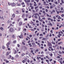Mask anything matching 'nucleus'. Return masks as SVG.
Here are the masks:
<instances>
[{
    "label": "nucleus",
    "instance_id": "nucleus-9",
    "mask_svg": "<svg viewBox=\"0 0 64 64\" xmlns=\"http://www.w3.org/2000/svg\"><path fill=\"white\" fill-rule=\"evenodd\" d=\"M62 18H60V16H58V19H62Z\"/></svg>",
    "mask_w": 64,
    "mask_h": 64
},
{
    "label": "nucleus",
    "instance_id": "nucleus-1",
    "mask_svg": "<svg viewBox=\"0 0 64 64\" xmlns=\"http://www.w3.org/2000/svg\"><path fill=\"white\" fill-rule=\"evenodd\" d=\"M10 44V42H8L6 44V46L7 48H9V45Z\"/></svg>",
    "mask_w": 64,
    "mask_h": 64
},
{
    "label": "nucleus",
    "instance_id": "nucleus-49",
    "mask_svg": "<svg viewBox=\"0 0 64 64\" xmlns=\"http://www.w3.org/2000/svg\"><path fill=\"white\" fill-rule=\"evenodd\" d=\"M46 12H48V10H47V9H46Z\"/></svg>",
    "mask_w": 64,
    "mask_h": 64
},
{
    "label": "nucleus",
    "instance_id": "nucleus-19",
    "mask_svg": "<svg viewBox=\"0 0 64 64\" xmlns=\"http://www.w3.org/2000/svg\"><path fill=\"white\" fill-rule=\"evenodd\" d=\"M28 45H30V47H32V46L31 45V44L30 43L28 44Z\"/></svg>",
    "mask_w": 64,
    "mask_h": 64
},
{
    "label": "nucleus",
    "instance_id": "nucleus-57",
    "mask_svg": "<svg viewBox=\"0 0 64 64\" xmlns=\"http://www.w3.org/2000/svg\"><path fill=\"white\" fill-rule=\"evenodd\" d=\"M55 12V10H52V12Z\"/></svg>",
    "mask_w": 64,
    "mask_h": 64
},
{
    "label": "nucleus",
    "instance_id": "nucleus-22",
    "mask_svg": "<svg viewBox=\"0 0 64 64\" xmlns=\"http://www.w3.org/2000/svg\"><path fill=\"white\" fill-rule=\"evenodd\" d=\"M0 30H3V28L2 27H1L0 28Z\"/></svg>",
    "mask_w": 64,
    "mask_h": 64
},
{
    "label": "nucleus",
    "instance_id": "nucleus-5",
    "mask_svg": "<svg viewBox=\"0 0 64 64\" xmlns=\"http://www.w3.org/2000/svg\"><path fill=\"white\" fill-rule=\"evenodd\" d=\"M22 24V22H20L19 24V26H21Z\"/></svg>",
    "mask_w": 64,
    "mask_h": 64
},
{
    "label": "nucleus",
    "instance_id": "nucleus-14",
    "mask_svg": "<svg viewBox=\"0 0 64 64\" xmlns=\"http://www.w3.org/2000/svg\"><path fill=\"white\" fill-rule=\"evenodd\" d=\"M10 22V23H11V22H12V21H10L9 20H8V23H9Z\"/></svg>",
    "mask_w": 64,
    "mask_h": 64
},
{
    "label": "nucleus",
    "instance_id": "nucleus-56",
    "mask_svg": "<svg viewBox=\"0 0 64 64\" xmlns=\"http://www.w3.org/2000/svg\"><path fill=\"white\" fill-rule=\"evenodd\" d=\"M60 64H62V61H60Z\"/></svg>",
    "mask_w": 64,
    "mask_h": 64
},
{
    "label": "nucleus",
    "instance_id": "nucleus-32",
    "mask_svg": "<svg viewBox=\"0 0 64 64\" xmlns=\"http://www.w3.org/2000/svg\"><path fill=\"white\" fill-rule=\"evenodd\" d=\"M6 63H9V61L7 60V61H6Z\"/></svg>",
    "mask_w": 64,
    "mask_h": 64
},
{
    "label": "nucleus",
    "instance_id": "nucleus-21",
    "mask_svg": "<svg viewBox=\"0 0 64 64\" xmlns=\"http://www.w3.org/2000/svg\"><path fill=\"white\" fill-rule=\"evenodd\" d=\"M14 43H16V40H14L13 42Z\"/></svg>",
    "mask_w": 64,
    "mask_h": 64
},
{
    "label": "nucleus",
    "instance_id": "nucleus-29",
    "mask_svg": "<svg viewBox=\"0 0 64 64\" xmlns=\"http://www.w3.org/2000/svg\"><path fill=\"white\" fill-rule=\"evenodd\" d=\"M22 12H24V9H22Z\"/></svg>",
    "mask_w": 64,
    "mask_h": 64
},
{
    "label": "nucleus",
    "instance_id": "nucleus-61",
    "mask_svg": "<svg viewBox=\"0 0 64 64\" xmlns=\"http://www.w3.org/2000/svg\"><path fill=\"white\" fill-rule=\"evenodd\" d=\"M22 62H23L24 63V62H25V60H23L22 61Z\"/></svg>",
    "mask_w": 64,
    "mask_h": 64
},
{
    "label": "nucleus",
    "instance_id": "nucleus-35",
    "mask_svg": "<svg viewBox=\"0 0 64 64\" xmlns=\"http://www.w3.org/2000/svg\"><path fill=\"white\" fill-rule=\"evenodd\" d=\"M59 53L60 54H61L62 53V52H61L60 51H59Z\"/></svg>",
    "mask_w": 64,
    "mask_h": 64
},
{
    "label": "nucleus",
    "instance_id": "nucleus-60",
    "mask_svg": "<svg viewBox=\"0 0 64 64\" xmlns=\"http://www.w3.org/2000/svg\"><path fill=\"white\" fill-rule=\"evenodd\" d=\"M27 38H28V39H30V38L29 37H28V36H27Z\"/></svg>",
    "mask_w": 64,
    "mask_h": 64
},
{
    "label": "nucleus",
    "instance_id": "nucleus-24",
    "mask_svg": "<svg viewBox=\"0 0 64 64\" xmlns=\"http://www.w3.org/2000/svg\"><path fill=\"white\" fill-rule=\"evenodd\" d=\"M24 14H23L22 16V18H24Z\"/></svg>",
    "mask_w": 64,
    "mask_h": 64
},
{
    "label": "nucleus",
    "instance_id": "nucleus-47",
    "mask_svg": "<svg viewBox=\"0 0 64 64\" xmlns=\"http://www.w3.org/2000/svg\"><path fill=\"white\" fill-rule=\"evenodd\" d=\"M42 19H43V20H45V18H42Z\"/></svg>",
    "mask_w": 64,
    "mask_h": 64
},
{
    "label": "nucleus",
    "instance_id": "nucleus-2",
    "mask_svg": "<svg viewBox=\"0 0 64 64\" xmlns=\"http://www.w3.org/2000/svg\"><path fill=\"white\" fill-rule=\"evenodd\" d=\"M10 5L12 6H15L16 5V4H15L14 3H12V4H10Z\"/></svg>",
    "mask_w": 64,
    "mask_h": 64
},
{
    "label": "nucleus",
    "instance_id": "nucleus-41",
    "mask_svg": "<svg viewBox=\"0 0 64 64\" xmlns=\"http://www.w3.org/2000/svg\"><path fill=\"white\" fill-rule=\"evenodd\" d=\"M16 57H18L19 56L17 54L16 55Z\"/></svg>",
    "mask_w": 64,
    "mask_h": 64
},
{
    "label": "nucleus",
    "instance_id": "nucleus-34",
    "mask_svg": "<svg viewBox=\"0 0 64 64\" xmlns=\"http://www.w3.org/2000/svg\"><path fill=\"white\" fill-rule=\"evenodd\" d=\"M53 18L54 19H56V17H55V16H53Z\"/></svg>",
    "mask_w": 64,
    "mask_h": 64
},
{
    "label": "nucleus",
    "instance_id": "nucleus-64",
    "mask_svg": "<svg viewBox=\"0 0 64 64\" xmlns=\"http://www.w3.org/2000/svg\"><path fill=\"white\" fill-rule=\"evenodd\" d=\"M57 14H59V11L57 12Z\"/></svg>",
    "mask_w": 64,
    "mask_h": 64
},
{
    "label": "nucleus",
    "instance_id": "nucleus-3",
    "mask_svg": "<svg viewBox=\"0 0 64 64\" xmlns=\"http://www.w3.org/2000/svg\"><path fill=\"white\" fill-rule=\"evenodd\" d=\"M10 32H13V28H10Z\"/></svg>",
    "mask_w": 64,
    "mask_h": 64
},
{
    "label": "nucleus",
    "instance_id": "nucleus-43",
    "mask_svg": "<svg viewBox=\"0 0 64 64\" xmlns=\"http://www.w3.org/2000/svg\"><path fill=\"white\" fill-rule=\"evenodd\" d=\"M38 14V13H36L34 14V15L36 16V15H37Z\"/></svg>",
    "mask_w": 64,
    "mask_h": 64
},
{
    "label": "nucleus",
    "instance_id": "nucleus-27",
    "mask_svg": "<svg viewBox=\"0 0 64 64\" xmlns=\"http://www.w3.org/2000/svg\"><path fill=\"white\" fill-rule=\"evenodd\" d=\"M62 58H61L60 59V58L59 59L60 60V61H62Z\"/></svg>",
    "mask_w": 64,
    "mask_h": 64
},
{
    "label": "nucleus",
    "instance_id": "nucleus-54",
    "mask_svg": "<svg viewBox=\"0 0 64 64\" xmlns=\"http://www.w3.org/2000/svg\"><path fill=\"white\" fill-rule=\"evenodd\" d=\"M40 48L41 49H43V48H44V47H43V46L41 47Z\"/></svg>",
    "mask_w": 64,
    "mask_h": 64
},
{
    "label": "nucleus",
    "instance_id": "nucleus-18",
    "mask_svg": "<svg viewBox=\"0 0 64 64\" xmlns=\"http://www.w3.org/2000/svg\"><path fill=\"white\" fill-rule=\"evenodd\" d=\"M52 8H53V6H50V8L52 9Z\"/></svg>",
    "mask_w": 64,
    "mask_h": 64
},
{
    "label": "nucleus",
    "instance_id": "nucleus-6",
    "mask_svg": "<svg viewBox=\"0 0 64 64\" xmlns=\"http://www.w3.org/2000/svg\"><path fill=\"white\" fill-rule=\"evenodd\" d=\"M19 37L20 38H23V36L22 34H21L20 36H19Z\"/></svg>",
    "mask_w": 64,
    "mask_h": 64
},
{
    "label": "nucleus",
    "instance_id": "nucleus-50",
    "mask_svg": "<svg viewBox=\"0 0 64 64\" xmlns=\"http://www.w3.org/2000/svg\"><path fill=\"white\" fill-rule=\"evenodd\" d=\"M46 58H48V59H49V58H48V56H46Z\"/></svg>",
    "mask_w": 64,
    "mask_h": 64
},
{
    "label": "nucleus",
    "instance_id": "nucleus-46",
    "mask_svg": "<svg viewBox=\"0 0 64 64\" xmlns=\"http://www.w3.org/2000/svg\"><path fill=\"white\" fill-rule=\"evenodd\" d=\"M28 54V52H26V54L27 55V54Z\"/></svg>",
    "mask_w": 64,
    "mask_h": 64
},
{
    "label": "nucleus",
    "instance_id": "nucleus-55",
    "mask_svg": "<svg viewBox=\"0 0 64 64\" xmlns=\"http://www.w3.org/2000/svg\"><path fill=\"white\" fill-rule=\"evenodd\" d=\"M50 56H52V54H50Z\"/></svg>",
    "mask_w": 64,
    "mask_h": 64
},
{
    "label": "nucleus",
    "instance_id": "nucleus-40",
    "mask_svg": "<svg viewBox=\"0 0 64 64\" xmlns=\"http://www.w3.org/2000/svg\"><path fill=\"white\" fill-rule=\"evenodd\" d=\"M6 55H9V53H8V52L6 54Z\"/></svg>",
    "mask_w": 64,
    "mask_h": 64
},
{
    "label": "nucleus",
    "instance_id": "nucleus-38",
    "mask_svg": "<svg viewBox=\"0 0 64 64\" xmlns=\"http://www.w3.org/2000/svg\"><path fill=\"white\" fill-rule=\"evenodd\" d=\"M22 44H23V45H25V44L24 42H22Z\"/></svg>",
    "mask_w": 64,
    "mask_h": 64
},
{
    "label": "nucleus",
    "instance_id": "nucleus-17",
    "mask_svg": "<svg viewBox=\"0 0 64 64\" xmlns=\"http://www.w3.org/2000/svg\"><path fill=\"white\" fill-rule=\"evenodd\" d=\"M37 44L38 45V46H39V47H40V43H38Z\"/></svg>",
    "mask_w": 64,
    "mask_h": 64
},
{
    "label": "nucleus",
    "instance_id": "nucleus-8",
    "mask_svg": "<svg viewBox=\"0 0 64 64\" xmlns=\"http://www.w3.org/2000/svg\"><path fill=\"white\" fill-rule=\"evenodd\" d=\"M48 25H50V26H52L53 25L51 24V23H50V24H48Z\"/></svg>",
    "mask_w": 64,
    "mask_h": 64
},
{
    "label": "nucleus",
    "instance_id": "nucleus-42",
    "mask_svg": "<svg viewBox=\"0 0 64 64\" xmlns=\"http://www.w3.org/2000/svg\"><path fill=\"white\" fill-rule=\"evenodd\" d=\"M29 36L30 37H32V35H30Z\"/></svg>",
    "mask_w": 64,
    "mask_h": 64
},
{
    "label": "nucleus",
    "instance_id": "nucleus-25",
    "mask_svg": "<svg viewBox=\"0 0 64 64\" xmlns=\"http://www.w3.org/2000/svg\"><path fill=\"white\" fill-rule=\"evenodd\" d=\"M27 62L28 63H29V62H30V60H27Z\"/></svg>",
    "mask_w": 64,
    "mask_h": 64
},
{
    "label": "nucleus",
    "instance_id": "nucleus-16",
    "mask_svg": "<svg viewBox=\"0 0 64 64\" xmlns=\"http://www.w3.org/2000/svg\"><path fill=\"white\" fill-rule=\"evenodd\" d=\"M34 2V6H37V4H36V2Z\"/></svg>",
    "mask_w": 64,
    "mask_h": 64
},
{
    "label": "nucleus",
    "instance_id": "nucleus-31",
    "mask_svg": "<svg viewBox=\"0 0 64 64\" xmlns=\"http://www.w3.org/2000/svg\"><path fill=\"white\" fill-rule=\"evenodd\" d=\"M32 45H35V43L33 42L32 44Z\"/></svg>",
    "mask_w": 64,
    "mask_h": 64
},
{
    "label": "nucleus",
    "instance_id": "nucleus-62",
    "mask_svg": "<svg viewBox=\"0 0 64 64\" xmlns=\"http://www.w3.org/2000/svg\"><path fill=\"white\" fill-rule=\"evenodd\" d=\"M14 35H13L12 36V38H14Z\"/></svg>",
    "mask_w": 64,
    "mask_h": 64
},
{
    "label": "nucleus",
    "instance_id": "nucleus-26",
    "mask_svg": "<svg viewBox=\"0 0 64 64\" xmlns=\"http://www.w3.org/2000/svg\"><path fill=\"white\" fill-rule=\"evenodd\" d=\"M25 55V54H22V56H24Z\"/></svg>",
    "mask_w": 64,
    "mask_h": 64
},
{
    "label": "nucleus",
    "instance_id": "nucleus-53",
    "mask_svg": "<svg viewBox=\"0 0 64 64\" xmlns=\"http://www.w3.org/2000/svg\"><path fill=\"white\" fill-rule=\"evenodd\" d=\"M59 16V15H58L57 16H56V17H58V16Z\"/></svg>",
    "mask_w": 64,
    "mask_h": 64
},
{
    "label": "nucleus",
    "instance_id": "nucleus-58",
    "mask_svg": "<svg viewBox=\"0 0 64 64\" xmlns=\"http://www.w3.org/2000/svg\"><path fill=\"white\" fill-rule=\"evenodd\" d=\"M16 51L15 50V52H14V54H16Z\"/></svg>",
    "mask_w": 64,
    "mask_h": 64
},
{
    "label": "nucleus",
    "instance_id": "nucleus-39",
    "mask_svg": "<svg viewBox=\"0 0 64 64\" xmlns=\"http://www.w3.org/2000/svg\"><path fill=\"white\" fill-rule=\"evenodd\" d=\"M2 34L1 33H0V36H2Z\"/></svg>",
    "mask_w": 64,
    "mask_h": 64
},
{
    "label": "nucleus",
    "instance_id": "nucleus-48",
    "mask_svg": "<svg viewBox=\"0 0 64 64\" xmlns=\"http://www.w3.org/2000/svg\"><path fill=\"white\" fill-rule=\"evenodd\" d=\"M64 14H63L61 15L62 17H64Z\"/></svg>",
    "mask_w": 64,
    "mask_h": 64
},
{
    "label": "nucleus",
    "instance_id": "nucleus-12",
    "mask_svg": "<svg viewBox=\"0 0 64 64\" xmlns=\"http://www.w3.org/2000/svg\"><path fill=\"white\" fill-rule=\"evenodd\" d=\"M2 49H5V47L4 46H2Z\"/></svg>",
    "mask_w": 64,
    "mask_h": 64
},
{
    "label": "nucleus",
    "instance_id": "nucleus-10",
    "mask_svg": "<svg viewBox=\"0 0 64 64\" xmlns=\"http://www.w3.org/2000/svg\"><path fill=\"white\" fill-rule=\"evenodd\" d=\"M15 14H13L12 15V17L13 18H14V17H15Z\"/></svg>",
    "mask_w": 64,
    "mask_h": 64
},
{
    "label": "nucleus",
    "instance_id": "nucleus-36",
    "mask_svg": "<svg viewBox=\"0 0 64 64\" xmlns=\"http://www.w3.org/2000/svg\"><path fill=\"white\" fill-rule=\"evenodd\" d=\"M29 56H30V57H31V54H29Z\"/></svg>",
    "mask_w": 64,
    "mask_h": 64
},
{
    "label": "nucleus",
    "instance_id": "nucleus-52",
    "mask_svg": "<svg viewBox=\"0 0 64 64\" xmlns=\"http://www.w3.org/2000/svg\"><path fill=\"white\" fill-rule=\"evenodd\" d=\"M48 20H51V18H48Z\"/></svg>",
    "mask_w": 64,
    "mask_h": 64
},
{
    "label": "nucleus",
    "instance_id": "nucleus-33",
    "mask_svg": "<svg viewBox=\"0 0 64 64\" xmlns=\"http://www.w3.org/2000/svg\"><path fill=\"white\" fill-rule=\"evenodd\" d=\"M29 28H33L31 27V26H29Z\"/></svg>",
    "mask_w": 64,
    "mask_h": 64
},
{
    "label": "nucleus",
    "instance_id": "nucleus-13",
    "mask_svg": "<svg viewBox=\"0 0 64 64\" xmlns=\"http://www.w3.org/2000/svg\"><path fill=\"white\" fill-rule=\"evenodd\" d=\"M52 44H54V45H55V43L53 41H52Z\"/></svg>",
    "mask_w": 64,
    "mask_h": 64
},
{
    "label": "nucleus",
    "instance_id": "nucleus-51",
    "mask_svg": "<svg viewBox=\"0 0 64 64\" xmlns=\"http://www.w3.org/2000/svg\"><path fill=\"white\" fill-rule=\"evenodd\" d=\"M34 17L36 18H38V17L37 16H35Z\"/></svg>",
    "mask_w": 64,
    "mask_h": 64
},
{
    "label": "nucleus",
    "instance_id": "nucleus-20",
    "mask_svg": "<svg viewBox=\"0 0 64 64\" xmlns=\"http://www.w3.org/2000/svg\"><path fill=\"white\" fill-rule=\"evenodd\" d=\"M64 0H61V1L62 2V3H64Z\"/></svg>",
    "mask_w": 64,
    "mask_h": 64
},
{
    "label": "nucleus",
    "instance_id": "nucleus-63",
    "mask_svg": "<svg viewBox=\"0 0 64 64\" xmlns=\"http://www.w3.org/2000/svg\"><path fill=\"white\" fill-rule=\"evenodd\" d=\"M46 62H49V60H46Z\"/></svg>",
    "mask_w": 64,
    "mask_h": 64
},
{
    "label": "nucleus",
    "instance_id": "nucleus-37",
    "mask_svg": "<svg viewBox=\"0 0 64 64\" xmlns=\"http://www.w3.org/2000/svg\"><path fill=\"white\" fill-rule=\"evenodd\" d=\"M38 6H36V7H35V9H37V8H38Z\"/></svg>",
    "mask_w": 64,
    "mask_h": 64
},
{
    "label": "nucleus",
    "instance_id": "nucleus-30",
    "mask_svg": "<svg viewBox=\"0 0 64 64\" xmlns=\"http://www.w3.org/2000/svg\"><path fill=\"white\" fill-rule=\"evenodd\" d=\"M63 12H64L63 11H60V13H63Z\"/></svg>",
    "mask_w": 64,
    "mask_h": 64
},
{
    "label": "nucleus",
    "instance_id": "nucleus-15",
    "mask_svg": "<svg viewBox=\"0 0 64 64\" xmlns=\"http://www.w3.org/2000/svg\"><path fill=\"white\" fill-rule=\"evenodd\" d=\"M17 6H21V4H17Z\"/></svg>",
    "mask_w": 64,
    "mask_h": 64
},
{
    "label": "nucleus",
    "instance_id": "nucleus-59",
    "mask_svg": "<svg viewBox=\"0 0 64 64\" xmlns=\"http://www.w3.org/2000/svg\"><path fill=\"white\" fill-rule=\"evenodd\" d=\"M40 36H43V34H40Z\"/></svg>",
    "mask_w": 64,
    "mask_h": 64
},
{
    "label": "nucleus",
    "instance_id": "nucleus-7",
    "mask_svg": "<svg viewBox=\"0 0 64 64\" xmlns=\"http://www.w3.org/2000/svg\"><path fill=\"white\" fill-rule=\"evenodd\" d=\"M44 5L46 6H47V5H48V4H46V2H44Z\"/></svg>",
    "mask_w": 64,
    "mask_h": 64
},
{
    "label": "nucleus",
    "instance_id": "nucleus-44",
    "mask_svg": "<svg viewBox=\"0 0 64 64\" xmlns=\"http://www.w3.org/2000/svg\"><path fill=\"white\" fill-rule=\"evenodd\" d=\"M50 32L52 33H53V30H50Z\"/></svg>",
    "mask_w": 64,
    "mask_h": 64
},
{
    "label": "nucleus",
    "instance_id": "nucleus-45",
    "mask_svg": "<svg viewBox=\"0 0 64 64\" xmlns=\"http://www.w3.org/2000/svg\"><path fill=\"white\" fill-rule=\"evenodd\" d=\"M55 3L56 4H58V2H55Z\"/></svg>",
    "mask_w": 64,
    "mask_h": 64
},
{
    "label": "nucleus",
    "instance_id": "nucleus-4",
    "mask_svg": "<svg viewBox=\"0 0 64 64\" xmlns=\"http://www.w3.org/2000/svg\"><path fill=\"white\" fill-rule=\"evenodd\" d=\"M48 46H51V44L50 43L48 42Z\"/></svg>",
    "mask_w": 64,
    "mask_h": 64
},
{
    "label": "nucleus",
    "instance_id": "nucleus-28",
    "mask_svg": "<svg viewBox=\"0 0 64 64\" xmlns=\"http://www.w3.org/2000/svg\"><path fill=\"white\" fill-rule=\"evenodd\" d=\"M24 31H25V32H26V28H24Z\"/></svg>",
    "mask_w": 64,
    "mask_h": 64
},
{
    "label": "nucleus",
    "instance_id": "nucleus-23",
    "mask_svg": "<svg viewBox=\"0 0 64 64\" xmlns=\"http://www.w3.org/2000/svg\"><path fill=\"white\" fill-rule=\"evenodd\" d=\"M16 13L17 14H18L19 13V12L17 10L16 11Z\"/></svg>",
    "mask_w": 64,
    "mask_h": 64
},
{
    "label": "nucleus",
    "instance_id": "nucleus-11",
    "mask_svg": "<svg viewBox=\"0 0 64 64\" xmlns=\"http://www.w3.org/2000/svg\"><path fill=\"white\" fill-rule=\"evenodd\" d=\"M30 7H31V9L32 10V9H34V7L33 6H30Z\"/></svg>",
    "mask_w": 64,
    "mask_h": 64
}]
</instances>
